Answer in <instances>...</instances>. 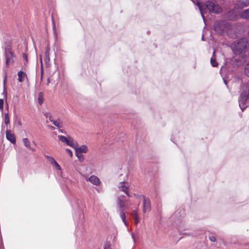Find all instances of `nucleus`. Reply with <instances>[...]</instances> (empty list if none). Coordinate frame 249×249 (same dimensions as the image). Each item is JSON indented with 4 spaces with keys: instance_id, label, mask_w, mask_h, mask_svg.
I'll return each instance as SVG.
<instances>
[{
    "instance_id": "8",
    "label": "nucleus",
    "mask_w": 249,
    "mask_h": 249,
    "mask_svg": "<svg viewBox=\"0 0 249 249\" xmlns=\"http://www.w3.org/2000/svg\"><path fill=\"white\" fill-rule=\"evenodd\" d=\"M6 138L7 140L10 141L12 143H16V137L14 134L12 133L10 129H8V127H7V130L6 131Z\"/></svg>"
},
{
    "instance_id": "12",
    "label": "nucleus",
    "mask_w": 249,
    "mask_h": 249,
    "mask_svg": "<svg viewBox=\"0 0 249 249\" xmlns=\"http://www.w3.org/2000/svg\"><path fill=\"white\" fill-rule=\"evenodd\" d=\"M18 81L19 82H22L24 81V77H26L27 75L25 72H24L22 71H20L18 73Z\"/></svg>"
},
{
    "instance_id": "52",
    "label": "nucleus",
    "mask_w": 249,
    "mask_h": 249,
    "mask_svg": "<svg viewBox=\"0 0 249 249\" xmlns=\"http://www.w3.org/2000/svg\"><path fill=\"white\" fill-rule=\"evenodd\" d=\"M191 1L193 2H194V1L193 0H191Z\"/></svg>"
},
{
    "instance_id": "3",
    "label": "nucleus",
    "mask_w": 249,
    "mask_h": 249,
    "mask_svg": "<svg viewBox=\"0 0 249 249\" xmlns=\"http://www.w3.org/2000/svg\"><path fill=\"white\" fill-rule=\"evenodd\" d=\"M185 215L184 210L181 209L179 211L176 212L171 217V221H173V224L178 228L180 229L182 225L184 223L183 218Z\"/></svg>"
},
{
    "instance_id": "9",
    "label": "nucleus",
    "mask_w": 249,
    "mask_h": 249,
    "mask_svg": "<svg viewBox=\"0 0 249 249\" xmlns=\"http://www.w3.org/2000/svg\"><path fill=\"white\" fill-rule=\"evenodd\" d=\"M75 151V155H77L78 153H86L88 151V148L86 145H82L79 147H77V144H75V148H74Z\"/></svg>"
},
{
    "instance_id": "38",
    "label": "nucleus",
    "mask_w": 249,
    "mask_h": 249,
    "mask_svg": "<svg viewBox=\"0 0 249 249\" xmlns=\"http://www.w3.org/2000/svg\"><path fill=\"white\" fill-rule=\"evenodd\" d=\"M44 116H45L46 118H48L50 116L49 113L48 112H45L44 113Z\"/></svg>"
},
{
    "instance_id": "4",
    "label": "nucleus",
    "mask_w": 249,
    "mask_h": 249,
    "mask_svg": "<svg viewBox=\"0 0 249 249\" xmlns=\"http://www.w3.org/2000/svg\"><path fill=\"white\" fill-rule=\"evenodd\" d=\"M228 27V23L224 20L216 21L213 24V30L219 35L225 33Z\"/></svg>"
},
{
    "instance_id": "45",
    "label": "nucleus",
    "mask_w": 249,
    "mask_h": 249,
    "mask_svg": "<svg viewBox=\"0 0 249 249\" xmlns=\"http://www.w3.org/2000/svg\"><path fill=\"white\" fill-rule=\"evenodd\" d=\"M50 82L49 78H48L47 79V84H49V83Z\"/></svg>"
},
{
    "instance_id": "34",
    "label": "nucleus",
    "mask_w": 249,
    "mask_h": 249,
    "mask_svg": "<svg viewBox=\"0 0 249 249\" xmlns=\"http://www.w3.org/2000/svg\"><path fill=\"white\" fill-rule=\"evenodd\" d=\"M209 239L211 242H215L216 241V238L214 236H212L209 237Z\"/></svg>"
},
{
    "instance_id": "23",
    "label": "nucleus",
    "mask_w": 249,
    "mask_h": 249,
    "mask_svg": "<svg viewBox=\"0 0 249 249\" xmlns=\"http://www.w3.org/2000/svg\"><path fill=\"white\" fill-rule=\"evenodd\" d=\"M50 61V58L49 56V49H48L45 51V62L46 63L49 62Z\"/></svg>"
},
{
    "instance_id": "6",
    "label": "nucleus",
    "mask_w": 249,
    "mask_h": 249,
    "mask_svg": "<svg viewBox=\"0 0 249 249\" xmlns=\"http://www.w3.org/2000/svg\"><path fill=\"white\" fill-rule=\"evenodd\" d=\"M5 56L6 58V65L8 66L10 64L14 62V57L13 52L10 46L7 45L5 48Z\"/></svg>"
},
{
    "instance_id": "39",
    "label": "nucleus",
    "mask_w": 249,
    "mask_h": 249,
    "mask_svg": "<svg viewBox=\"0 0 249 249\" xmlns=\"http://www.w3.org/2000/svg\"><path fill=\"white\" fill-rule=\"evenodd\" d=\"M6 77L5 76V77L3 80V88H6Z\"/></svg>"
},
{
    "instance_id": "27",
    "label": "nucleus",
    "mask_w": 249,
    "mask_h": 249,
    "mask_svg": "<svg viewBox=\"0 0 249 249\" xmlns=\"http://www.w3.org/2000/svg\"><path fill=\"white\" fill-rule=\"evenodd\" d=\"M76 156L80 161L82 162L84 161V156L82 154V153H78L77 155H76Z\"/></svg>"
},
{
    "instance_id": "22",
    "label": "nucleus",
    "mask_w": 249,
    "mask_h": 249,
    "mask_svg": "<svg viewBox=\"0 0 249 249\" xmlns=\"http://www.w3.org/2000/svg\"><path fill=\"white\" fill-rule=\"evenodd\" d=\"M22 141L25 147L27 148L30 147V142L27 138H23Z\"/></svg>"
},
{
    "instance_id": "24",
    "label": "nucleus",
    "mask_w": 249,
    "mask_h": 249,
    "mask_svg": "<svg viewBox=\"0 0 249 249\" xmlns=\"http://www.w3.org/2000/svg\"><path fill=\"white\" fill-rule=\"evenodd\" d=\"M211 64L213 67H217L218 66V63L216 62L215 58L212 57L211 59Z\"/></svg>"
},
{
    "instance_id": "16",
    "label": "nucleus",
    "mask_w": 249,
    "mask_h": 249,
    "mask_svg": "<svg viewBox=\"0 0 249 249\" xmlns=\"http://www.w3.org/2000/svg\"><path fill=\"white\" fill-rule=\"evenodd\" d=\"M131 216L135 220V224L137 225L140 221V219L138 217L137 212L136 210L133 211L131 213Z\"/></svg>"
},
{
    "instance_id": "7",
    "label": "nucleus",
    "mask_w": 249,
    "mask_h": 249,
    "mask_svg": "<svg viewBox=\"0 0 249 249\" xmlns=\"http://www.w3.org/2000/svg\"><path fill=\"white\" fill-rule=\"evenodd\" d=\"M139 197L143 199V212L146 213L151 210L150 201L148 198L144 197L143 195L139 196Z\"/></svg>"
},
{
    "instance_id": "36",
    "label": "nucleus",
    "mask_w": 249,
    "mask_h": 249,
    "mask_svg": "<svg viewBox=\"0 0 249 249\" xmlns=\"http://www.w3.org/2000/svg\"><path fill=\"white\" fill-rule=\"evenodd\" d=\"M104 249H111L110 248V246L109 244H106L104 246Z\"/></svg>"
},
{
    "instance_id": "47",
    "label": "nucleus",
    "mask_w": 249,
    "mask_h": 249,
    "mask_svg": "<svg viewBox=\"0 0 249 249\" xmlns=\"http://www.w3.org/2000/svg\"><path fill=\"white\" fill-rule=\"evenodd\" d=\"M52 129L54 130L55 128L53 126L51 127Z\"/></svg>"
},
{
    "instance_id": "49",
    "label": "nucleus",
    "mask_w": 249,
    "mask_h": 249,
    "mask_svg": "<svg viewBox=\"0 0 249 249\" xmlns=\"http://www.w3.org/2000/svg\"><path fill=\"white\" fill-rule=\"evenodd\" d=\"M191 1L193 2H194V1L193 0H191Z\"/></svg>"
},
{
    "instance_id": "11",
    "label": "nucleus",
    "mask_w": 249,
    "mask_h": 249,
    "mask_svg": "<svg viewBox=\"0 0 249 249\" xmlns=\"http://www.w3.org/2000/svg\"><path fill=\"white\" fill-rule=\"evenodd\" d=\"M88 181L92 183L94 185H98L100 183V179L98 177L95 176H91L89 178Z\"/></svg>"
},
{
    "instance_id": "43",
    "label": "nucleus",
    "mask_w": 249,
    "mask_h": 249,
    "mask_svg": "<svg viewBox=\"0 0 249 249\" xmlns=\"http://www.w3.org/2000/svg\"><path fill=\"white\" fill-rule=\"evenodd\" d=\"M223 81H224V83L225 84V85L226 86H228L227 81L224 78H223Z\"/></svg>"
},
{
    "instance_id": "50",
    "label": "nucleus",
    "mask_w": 249,
    "mask_h": 249,
    "mask_svg": "<svg viewBox=\"0 0 249 249\" xmlns=\"http://www.w3.org/2000/svg\"><path fill=\"white\" fill-rule=\"evenodd\" d=\"M191 1L193 2H194V1L193 0H191Z\"/></svg>"
},
{
    "instance_id": "29",
    "label": "nucleus",
    "mask_w": 249,
    "mask_h": 249,
    "mask_svg": "<svg viewBox=\"0 0 249 249\" xmlns=\"http://www.w3.org/2000/svg\"><path fill=\"white\" fill-rule=\"evenodd\" d=\"M58 138L60 141H61L62 142H65V143L67 142L68 139L64 136H58Z\"/></svg>"
},
{
    "instance_id": "21",
    "label": "nucleus",
    "mask_w": 249,
    "mask_h": 249,
    "mask_svg": "<svg viewBox=\"0 0 249 249\" xmlns=\"http://www.w3.org/2000/svg\"><path fill=\"white\" fill-rule=\"evenodd\" d=\"M10 123V118L8 112L5 113L4 114V124L8 125Z\"/></svg>"
},
{
    "instance_id": "33",
    "label": "nucleus",
    "mask_w": 249,
    "mask_h": 249,
    "mask_svg": "<svg viewBox=\"0 0 249 249\" xmlns=\"http://www.w3.org/2000/svg\"><path fill=\"white\" fill-rule=\"evenodd\" d=\"M66 152H67V153L71 157H72V152L71 151V150L69 149H67L66 150Z\"/></svg>"
},
{
    "instance_id": "13",
    "label": "nucleus",
    "mask_w": 249,
    "mask_h": 249,
    "mask_svg": "<svg viewBox=\"0 0 249 249\" xmlns=\"http://www.w3.org/2000/svg\"><path fill=\"white\" fill-rule=\"evenodd\" d=\"M120 216L124 223V224L127 226V223L126 221V216L125 213L124 211V210H119Z\"/></svg>"
},
{
    "instance_id": "48",
    "label": "nucleus",
    "mask_w": 249,
    "mask_h": 249,
    "mask_svg": "<svg viewBox=\"0 0 249 249\" xmlns=\"http://www.w3.org/2000/svg\"><path fill=\"white\" fill-rule=\"evenodd\" d=\"M214 53H215V51H214L213 52V55H214Z\"/></svg>"
},
{
    "instance_id": "19",
    "label": "nucleus",
    "mask_w": 249,
    "mask_h": 249,
    "mask_svg": "<svg viewBox=\"0 0 249 249\" xmlns=\"http://www.w3.org/2000/svg\"><path fill=\"white\" fill-rule=\"evenodd\" d=\"M196 3H197V6H198L199 10L200 11V12L201 13V17H202L203 20L205 21V18H204V14H203V8L202 6L199 1L197 0Z\"/></svg>"
},
{
    "instance_id": "18",
    "label": "nucleus",
    "mask_w": 249,
    "mask_h": 249,
    "mask_svg": "<svg viewBox=\"0 0 249 249\" xmlns=\"http://www.w3.org/2000/svg\"><path fill=\"white\" fill-rule=\"evenodd\" d=\"M241 17L243 18L249 20V8L244 10L241 14Z\"/></svg>"
},
{
    "instance_id": "1",
    "label": "nucleus",
    "mask_w": 249,
    "mask_h": 249,
    "mask_svg": "<svg viewBox=\"0 0 249 249\" xmlns=\"http://www.w3.org/2000/svg\"><path fill=\"white\" fill-rule=\"evenodd\" d=\"M238 102L240 109L243 112L248 107L249 104V80L243 85Z\"/></svg>"
},
{
    "instance_id": "2",
    "label": "nucleus",
    "mask_w": 249,
    "mask_h": 249,
    "mask_svg": "<svg viewBox=\"0 0 249 249\" xmlns=\"http://www.w3.org/2000/svg\"><path fill=\"white\" fill-rule=\"evenodd\" d=\"M249 47V42L246 38L234 41L231 45V48L235 54H240L245 53Z\"/></svg>"
},
{
    "instance_id": "25",
    "label": "nucleus",
    "mask_w": 249,
    "mask_h": 249,
    "mask_svg": "<svg viewBox=\"0 0 249 249\" xmlns=\"http://www.w3.org/2000/svg\"><path fill=\"white\" fill-rule=\"evenodd\" d=\"M45 157L52 164H54L55 162H56L55 160L53 157L48 155H45Z\"/></svg>"
},
{
    "instance_id": "53",
    "label": "nucleus",
    "mask_w": 249,
    "mask_h": 249,
    "mask_svg": "<svg viewBox=\"0 0 249 249\" xmlns=\"http://www.w3.org/2000/svg\"><path fill=\"white\" fill-rule=\"evenodd\" d=\"M191 1L193 2H194V1L193 0H191Z\"/></svg>"
},
{
    "instance_id": "5",
    "label": "nucleus",
    "mask_w": 249,
    "mask_h": 249,
    "mask_svg": "<svg viewBox=\"0 0 249 249\" xmlns=\"http://www.w3.org/2000/svg\"><path fill=\"white\" fill-rule=\"evenodd\" d=\"M204 6L208 9L210 12L215 14H219L221 11V7L216 2L208 0L206 2Z\"/></svg>"
},
{
    "instance_id": "44",
    "label": "nucleus",
    "mask_w": 249,
    "mask_h": 249,
    "mask_svg": "<svg viewBox=\"0 0 249 249\" xmlns=\"http://www.w3.org/2000/svg\"><path fill=\"white\" fill-rule=\"evenodd\" d=\"M59 131L60 132H61V133H64L63 130H62V129H59Z\"/></svg>"
},
{
    "instance_id": "42",
    "label": "nucleus",
    "mask_w": 249,
    "mask_h": 249,
    "mask_svg": "<svg viewBox=\"0 0 249 249\" xmlns=\"http://www.w3.org/2000/svg\"><path fill=\"white\" fill-rule=\"evenodd\" d=\"M131 236H132V238L133 239L134 242H135V236H134V234L133 233H131Z\"/></svg>"
},
{
    "instance_id": "54",
    "label": "nucleus",
    "mask_w": 249,
    "mask_h": 249,
    "mask_svg": "<svg viewBox=\"0 0 249 249\" xmlns=\"http://www.w3.org/2000/svg\"><path fill=\"white\" fill-rule=\"evenodd\" d=\"M240 116L241 117L242 115V114H240Z\"/></svg>"
},
{
    "instance_id": "10",
    "label": "nucleus",
    "mask_w": 249,
    "mask_h": 249,
    "mask_svg": "<svg viewBox=\"0 0 249 249\" xmlns=\"http://www.w3.org/2000/svg\"><path fill=\"white\" fill-rule=\"evenodd\" d=\"M124 181L120 182L118 185V188L120 191L124 192L128 196H130L128 192V187L125 185Z\"/></svg>"
},
{
    "instance_id": "20",
    "label": "nucleus",
    "mask_w": 249,
    "mask_h": 249,
    "mask_svg": "<svg viewBox=\"0 0 249 249\" xmlns=\"http://www.w3.org/2000/svg\"><path fill=\"white\" fill-rule=\"evenodd\" d=\"M38 100L39 104L41 105L43 104L44 100L43 94L41 92H40L38 94Z\"/></svg>"
},
{
    "instance_id": "31",
    "label": "nucleus",
    "mask_w": 249,
    "mask_h": 249,
    "mask_svg": "<svg viewBox=\"0 0 249 249\" xmlns=\"http://www.w3.org/2000/svg\"><path fill=\"white\" fill-rule=\"evenodd\" d=\"M2 94L4 95V97H5V99H6L7 93L6 88H3V91Z\"/></svg>"
},
{
    "instance_id": "28",
    "label": "nucleus",
    "mask_w": 249,
    "mask_h": 249,
    "mask_svg": "<svg viewBox=\"0 0 249 249\" xmlns=\"http://www.w3.org/2000/svg\"><path fill=\"white\" fill-rule=\"evenodd\" d=\"M245 73L247 76L249 77V62L245 66Z\"/></svg>"
},
{
    "instance_id": "15",
    "label": "nucleus",
    "mask_w": 249,
    "mask_h": 249,
    "mask_svg": "<svg viewBox=\"0 0 249 249\" xmlns=\"http://www.w3.org/2000/svg\"><path fill=\"white\" fill-rule=\"evenodd\" d=\"M249 5V0H240L238 2L239 7L241 9L247 7Z\"/></svg>"
},
{
    "instance_id": "46",
    "label": "nucleus",
    "mask_w": 249,
    "mask_h": 249,
    "mask_svg": "<svg viewBox=\"0 0 249 249\" xmlns=\"http://www.w3.org/2000/svg\"><path fill=\"white\" fill-rule=\"evenodd\" d=\"M201 39H202V40H204V36H202Z\"/></svg>"
},
{
    "instance_id": "40",
    "label": "nucleus",
    "mask_w": 249,
    "mask_h": 249,
    "mask_svg": "<svg viewBox=\"0 0 249 249\" xmlns=\"http://www.w3.org/2000/svg\"><path fill=\"white\" fill-rule=\"evenodd\" d=\"M48 118H49V121L53 123V121L54 120L53 119V117L51 115H50V116Z\"/></svg>"
},
{
    "instance_id": "30",
    "label": "nucleus",
    "mask_w": 249,
    "mask_h": 249,
    "mask_svg": "<svg viewBox=\"0 0 249 249\" xmlns=\"http://www.w3.org/2000/svg\"><path fill=\"white\" fill-rule=\"evenodd\" d=\"M3 104H4L3 99H0V109L1 110V111L3 110Z\"/></svg>"
},
{
    "instance_id": "26",
    "label": "nucleus",
    "mask_w": 249,
    "mask_h": 249,
    "mask_svg": "<svg viewBox=\"0 0 249 249\" xmlns=\"http://www.w3.org/2000/svg\"><path fill=\"white\" fill-rule=\"evenodd\" d=\"M66 143L67 145H69V146L72 147L73 149L75 148V144L74 143H73V142H72V141H71L68 139L67 142H66Z\"/></svg>"
},
{
    "instance_id": "14",
    "label": "nucleus",
    "mask_w": 249,
    "mask_h": 249,
    "mask_svg": "<svg viewBox=\"0 0 249 249\" xmlns=\"http://www.w3.org/2000/svg\"><path fill=\"white\" fill-rule=\"evenodd\" d=\"M52 123L58 128H60L63 127V122L59 118H57L56 120H53Z\"/></svg>"
},
{
    "instance_id": "37",
    "label": "nucleus",
    "mask_w": 249,
    "mask_h": 249,
    "mask_svg": "<svg viewBox=\"0 0 249 249\" xmlns=\"http://www.w3.org/2000/svg\"><path fill=\"white\" fill-rule=\"evenodd\" d=\"M80 223H82L83 222L84 216L81 215V214H80Z\"/></svg>"
},
{
    "instance_id": "35",
    "label": "nucleus",
    "mask_w": 249,
    "mask_h": 249,
    "mask_svg": "<svg viewBox=\"0 0 249 249\" xmlns=\"http://www.w3.org/2000/svg\"><path fill=\"white\" fill-rule=\"evenodd\" d=\"M23 58L26 61V62H28V56L25 53H23L22 55Z\"/></svg>"
},
{
    "instance_id": "32",
    "label": "nucleus",
    "mask_w": 249,
    "mask_h": 249,
    "mask_svg": "<svg viewBox=\"0 0 249 249\" xmlns=\"http://www.w3.org/2000/svg\"><path fill=\"white\" fill-rule=\"evenodd\" d=\"M53 165L55 166L57 170H61L60 166L58 164V163L56 161L55 162V163Z\"/></svg>"
},
{
    "instance_id": "41",
    "label": "nucleus",
    "mask_w": 249,
    "mask_h": 249,
    "mask_svg": "<svg viewBox=\"0 0 249 249\" xmlns=\"http://www.w3.org/2000/svg\"><path fill=\"white\" fill-rule=\"evenodd\" d=\"M72 207L73 208H75V209H79V206H77V204L76 205V206H74V205H73V204H72Z\"/></svg>"
},
{
    "instance_id": "17",
    "label": "nucleus",
    "mask_w": 249,
    "mask_h": 249,
    "mask_svg": "<svg viewBox=\"0 0 249 249\" xmlns=\"http://www.w3.org/2000/svg\"><path fill=\"white\" fill-rule=\"evenodd\" d=\"M117 204L119 207V210H124L125 204L124 201L121 198V196L118 197Z\"/></svg>"
},
{
    "instance_id": "51",
    "label": "nucleus",
    "mask_w": 249,
    "mask_h": 249,
    "mask_svg": "<svg viewBox=\"0 0 249 249\" xmlns=\"http://www.w3.org/2000/svg\"><path fill=\"white\" fill-rule=\"evenodd\" d=\"M191 1L193 2H194V1L193 0H191Z\"/></svg>"
}]
</instances>
